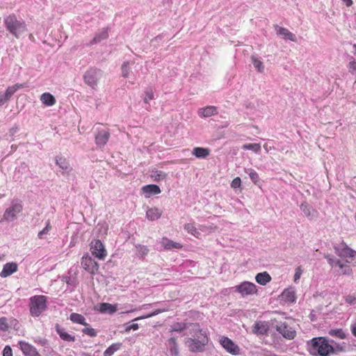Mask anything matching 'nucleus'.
I'll use <instances>...</instances> for the list:
<instances>
[{
	"mask_svg": "<svg viewBox=\"0 0 356 356\" xmlns=\"http://www.w3.org/2000/svg\"><path fill=\"white\" fill-rule=\"evenodd\" d=\"M335 253L342 259L341 260L336 258L332 254H325V258L327 263L333 268H338L337 270L339 274L350 275L353 274V270L350 265L356 266V251L349 248L344 242L334 245Z\"/></svg>",
	"mask_w": 356,
	"mask_h": 356,
	"instance_id": "nucleus-1",
	"label": "nucleus"
},
{
	"mask_svg": "<svg viewBox=\"0 0 356 356\" xmlns=\"http://www.w3.org/2000/svg\"><path fill=\"white\" fill-rule=\"evenodd\" d=\"M187 337L184 340L186 346L192 353H202L205 350L209 338L207 330L201 328L198 323H189L187 328Z\"/></svg>",
	"mask_w": 356,
	"mask_h": 356,
	"instance_id": "nucleus-2",
	"label": "nucleus"
},
{
	"mask_svg": "<svg viewBox=\"0 0 356 356\" xmlns=\"http://www.w3.org/2000/svg\"><path fill=\"white\" fill-rule=\"evenodd\" d=\"M307 348L309 352L315 356H328L334 350L325 337L313 338L307 342Z\"/></svg>",
	"mask_w": 356,
	"mask_h": 356,
	"instance_id": "nucleus-3",
	"label": "nucleus"
},
{
	"mask_svg": "<svg viewBox=\"0 0 356 356\" xmlns=\"http://www.w3.org/2000/svg\"><path fill=\"white\" fill-rule=\"evenodd\" d=\"M3 22L6 31L16 38H19L27 31L25 22L24 20H19L15 14L6 17Z\"/></svg>",
	"mask_w": 356,
	"mask_h": 356,
	"instance_id": "nucleus-4",
	"label": "nucleus"
},
{
	"mask_svg": "<svg viewBox=\"0 0 356 356\" xmlns=\"http://www.w3.org/2000/svg\"><path fill=\"white\" fill-rule=\"evenodd\" d=\"M47 299L46 296L42 295L34 296L30 298V314L32 316L38 317L47 309Z\"/></svg>",
	"mask_w": 356,
	"mask_h": 356,
	"instance_id": "nucleus-5",
	"label": "nucleus"
},
{
	"mask_svg": "<svg viewBox=\"0 0 356 356\" xmlns=\"http://www.w3.org/2000/svg\"><path fill=\"white\" fill-rule=\"evenodd\" d=\"M22 202L19 199H14L11 201L10 206L5 210L2 220L13 222L17 218V216L22 211Z\"/></svg>",
	"mask_w": 356,
	"mask_h": 356,
	"instance_id": "nucleus-6",
	"label": "nucleus"
},
{
	"mask_svg": "<svg viewBox=\"0 0 356 356\" xmlns=\"http://www.w3.org/2000/svg\"><path fill=\"white\" fill-rule=\"evenodd\" d=\"M102 76V72L100 70L91 68L85 73L83 79L86 84L94 88Z\"/></svg>",
	"mask_w": 356,
	"mask_h": 356,
	"instance_id": "nucleus-7",
	"label": "nucleus"
},
{
	"mask_svg": "<svg viewBox=\"0 0 356 356\" xmlns=\"http://www.w3.org/2000/svg\"><path fill=\"white\" fill-rule=\"evenodd\" d=\"M90 250L92 255L99 260H104L107 252L104 244L100 240H94L90 243Z\"/></svg>",
	"mask_w": 356,
	"mask_h": 356,
	"instance_id": "nucleus-8",
	"label": "nucleus"
},
{
	"mask_svg": "<svg viewBox=\"0 0 356 356\" xmlns=\"http://www.w3.org/2000/svg\"><path fill=\"white\" fill-rule=\"evenodd\" d=\"M25 87L24 83H16L12 86H8L5 92H0V106L10 101L12 96L19 89Z\"/></svg>",
	"mask_w": 356,
	"mask_h": 356,
	"instance_id": "nucleus-9",
	"label": "nucleus"
},
{
	"mask_svg": "<svg viewBox=\"0 0 356 356\" xmlns=\"http://www.w3.org/2000/svg\"><path fill=\"white\" fill-rule=\"evenodd\" d=\"M236 291L239 293L243 297L251 296L257 293V286L250 282H243L235 286Z\"/></svg>",
	"mask_w": 356,
	"mask_h": 356,
	"instance_id": "nucleus-10",
	"label": "nucleus"
},
{
	"mask_svg": "<svg viewBox=\"0 0 356 356\" xmlns=\"http://www.w3.org/2000/svg\"><path fill=\"white\" fill-rule=\"evenodd\" d=\"M275 329L287 339H293L296 337V331L286 322H279L276 325Z\"/></svg>",
	"mask_w": 356,
	"mask_h": 356,
	"instance_id": "nucleus-11",
	"label": "nucleus"
},
{
	"mask_svg": "<svg viewBox=\"0 0 356 356\" xmlns=\"http://www.w3.org/2000/svg\"><path fill=\"white\" fill-rule=\"evenodd\" d=\"M219 342L220 345L229 353L238 355L240 353L239 347L235 344L233 341L227 337L221 336Z\"/></svg>",
	"mask_w": 356,
	"mask_h": 356,
	"instance_id": "nucleus-12",
	"label": "nucleus"
},
{
	"mask_svg": "<svg viewBox=\"0 0 356 356\" xmlns=\"http://www.w3.org/2000/svg\"><path fill=\"white\" fill-rule=\"evenodd\" d=\"M81 266L91 274H95L99 269V264L90 257L86 255L81 259Z\"/></svg>",
	"mask_w": 356,
	"mask_h": 356,
	"instance_id": "nucleus-13",
	"label": "nucleus"
},
{
	"mask_svg": "<svg viewBox=\"0 0 356 356\" xmlns=\"http://www.w3.org/2000/svg\"><path fill=\"white\" fill-rule=\"evenodd\" d=\"M274 28H275L277 35L282 37V38H283L284 40H290L292 42L297 41V38H296V35L293 34V33H291V31H289V30H288L287 29L280 26L277 24L274 26Z\"/></svg>",
	"mask_w": 356,
	"mask_h": 356,
	"instance_id": "nucleus-14",
	"label": "nucleus"
},
{
	"mask_svg": "<svg viewBox=\"0 0 356 356\" xmlns=\"http://www.w3.org/2000/svg\"><path fill=\"white\" fill-rule=\"evenodd\" d=\"M19 344L21 350L25 356H41L37 349L29 343L19 341Z\"/></svg>",
	"mask_w": 356,
	"mask_h": 356,
	"instance_id": "nucleus-15",
	"label": "nucleus"
},
{
	"mask_svg": "<svg viewBox=\"0 0 356 356\" xmlns=\"http://www.w3.org/2000/svg\"><path fill=\"white\" fill-rule=\"evenodd\" d=\"M30 174V170L28 165L23 162L21 163L15 170L14 177L17 180H22L23 177H26Z\"/></svg>",
	"mask_w": 356,
	"mask_h": 356,
	"instance_id": "nucleus-16",
	"label": "nucleus"
},
{
	"mask_svg": "<svg viewBox=\"0 0 356 356\" xmlns=\"http://www.w3.org/2000/svg\"><path fill=\"white\" fill-rule=\"evenodd\" d=\"M168 356H179V350L177 340L175 337H170L166 342Z\"/></svg>",
	"mask_w": 356,
	"mask_h": 356,
	"instance_id": "nucleus-17",
	"label": "nucleus"
},
{
	"mask_svg": "<svg viewBox=\"0 0 356 356\" xmlns=\"http://www.w3.org/2000/svg\"><path fill=\"white\" fill-rule=\"evenodd\" d=\"M110 133L108 130L102 129L97 132L95 136V143L99 147H104L108 140Z\"/></svg>",
	"mask_w": 356,
	"mask_h": 356,
	"instance_id": "nucleus-18",
	"label": "nucleus"
},
{
	"mask_svg": "<svg viewBox=\"0 0 356 356\" xmlns=\"http://www.w3.org/2000/svg\"><path fill=\"white\" fill-rule=\"evenodd\" d=\"M17 268L18 266L15 262L7 263L3 266V269L0 273V276L1 277H7L15 273L17 270Z\"/></svg>",
	"mask_w": 356,
	"mask_h": 356,
	"instance_id": "nucleus-19",
	"label": "nucleus"
},
{
	"mask_svg": "<svg viewBox=\"0 0 356 356\" xmlns=\"http://www.w3.org/2000/svg\"><path fill=\"white\" fill-rule=\"evenodd\" d=\"M300 209L304 215L311 220L316 218L318 216L317 211L306 202L301 204Z\"/></svg>",
	"mask_w": 356,
	"mask_h": 356,
	"instance_id": "nucleus-20",
	"label": "nucleus"
},
{
	"mask_svg": "<svg viewBox=\"0 0 356 356\" xmlns=\"http://www.w3.org/2000/svg\"><path fill=\"white\" fill-rule=\"evenodd\" d=\"M56 332L59 335L60 338L67 342L75 341V337L67 333L65 330L61 327L59 325L56 324L55 326Z\"/></svg>",
	"mask_w": 356,
	"mask_h": 356,
	"instance_id": "nucleus-21",
	"label": "nucleus"
},
{
	"mask_svg": "<svg viewBox=\"0 0 356 356\" xmlns=\"http://www.w3.org/2000/svg\"><path fill=\"white\" fill-rule=\"evenodd\" d=\"M281 297L284 302H293L296 300V291L293 288H288L282 293Z\"/></svg>",
	"mask_w": 356,
	"mask_h": 356,
	"instance_id": "nucleus-22",
	"label": "nucleus"
},
{
	"mask_svg": "<svg viewBox=\"0 0 356 356\" xmlns=\"http://www.w3.org/2000/svg\"><path fill=\"white\" fill-rule=\"evenodd\" d=\"M142 191L143 193L145 194L146 197H150V195H152L159 194L161 192L160 188L155 184H149L144 186L142 188Z\"/></svg>",
	"mask_w": 356,
	"mask_h": 356,
	"instance_id": "nucleus-23",
	"label": "nucleus"
},
{
	"mask_svg": "<svg viewBox=\"0 0 356 356\" xmlns=\"http://www.w3.org/2000/svg\"><path fill=\"white\" fill-rule=\"evenodd\" d=\"M217 113V108L213 106H208L201 108L198 111V115L202 118H209Z\"/></svg>",
	"mask_w": 356,
	"mask_h": 356,
	"instance_id": "nucleus-24",
	"label": "nucleus"
},
{
	"mask_svg": "<svg viewBox=\"0 0 356 356\" xmlns=\"http://www.w3.org/2000/svg\"><path fill=\"white\" fill-rule=\"evenodd\" d=\"M268 325L265 321L257 322L253 327V332L257 334H265L268 330Z\"/></svg>",
	"mask_w": 356,
	"mask_h": 356,
	"instance_id": "nucleus-25",
	"label": "nucleus"
},
{
	"mask_svg": "<svg viewBox=\"0 0 356 356\" xmlns=\"http://www.w3.org/2000/svg\"><path fill=\"white\" fill-rule=\"evenodd\" d=\"M56 163L60 169L62 173H67L71 170L69 162L63 157H56Z\"/></svg>",
	"mask_w": 356,
	"mask_h": 356,
	"instance_id": "nucleus-26",
	"label": "nucleus"
},
{
	"mask_svg": "<svg viewBox=\"0 0 356 356\" xmlns=\"http://www.w3.org/2000/svg\"><path fill=\"white\" fill-rule=\"evenodd\" d=\"M161 245L165 250L180 249L182 245L179 243L174 242L167 238H163Z\"/></svg>",
	"mask_w": 356,
	"mask_h": 356,
	"instance_id": "nucleus-27",
	"label": "nucleus"
},
{
	"mask_svg": "<svg viewBox=\"0 0 356 356\" xmlns=\"http://www.w3.org/2000/svg\"><path fill=\"white\" fill-rule=\"evenodd\" d=\"M40 101L47 106H51L56 104L55 97L49 92H44L42 94Z\"/></svg>",
	"mask_w": 356,
	"mask_h": 356,
	"instance_id": "nucleus-28",
	"label": "nucleus"
},
{
	"mask_svg": "<svg viewBox=\"0 0 356 356\" xmlns=\"http://www.w3.org/2000/svg\"><path fill=\"white\" fill-rule=\"evenodd\" d=\"M70 320L74 323L80 324L84 326H88L86 318L78 313H72L70 316Z\"/></svg>",
	"mask_w": 356,
	"mask_h": 356,
	"instance_id": "nucleus-29",
	"label": "nucleus"
},
{
	"mask_svg": "<svg viewBox=\"0 0 356 356\" xmlns=\"http://www.w3.org/2000/svg\"><path fill=\"white\" fill-rule=\"evenodd\" d=\"M193 155L198 159H205L210 154V150L204 147H195L192 152Z\"/></svg>",
	"mask_w": 356,
	"mask_h": 356,
	"instance_id": "nucleus-30",
	"label": "nucleus"
},
{
	"mask_svg": "<svg viewBox=\"0 0 356 356\" xmlns=\"http://www.w3.org/2000/svg\"><path fill=\"white\" fill-rule=\"evenodd\" d=\"M108 37L107 29H103L99 33H96L94 38L90 42L89 45H92L100 42L102 40L106 39Z\"/></svg>",
	"mask_w": 356,
	"mask_h": 356,
	"instance_id": "nucleus-31",
	"label": "nucleus"
},
{
	"mask_svg": "<svg viewBox=\"0 0 356 356\" xmlns=\"http://www.w3.org/2000/svg\"><path fill=\"white\" fill-rule=\"evenodd\" d=\"M99 310L102 314H112L117 311V307L110 303L104 302L100 304Z\"/></svg>",
	"mask_w": 356,
	"mask_h": 356,
	"instance_id": "nucleus-32",
	"label": "nucleus"
},
{
	"mask_svg": "<svg viewBox=\"0 0 356 356\" xmlns=\"http://www.w3.org/2000/svg\"><path fill=\"white\" fill-rule=\"evenodd\" d=\"M256 282L261 285H266L271 280V277L267 272L258 273L255 277Z\"/></svg>",
	"mask_w": 356,
	"mask_h": 356,
	"instance_id": "nucleus-33",
	"label": "nucleus"
},
{
	"mask_svg": "<svg viewBox=\"0 0 356 356\" xmlns=\"http://www.w3.org/2000/svg\"><path fill=\"white\" fill-rule=\"evenodd\" d=\"M161 216V211L157 208H150L146 212V217L149 220H156Z\"/></svg>",
	"mask_w": 356,
	"mask_h": 356,
	"instance_id": "nucleus-34",
	"label": "nucleus"
},
{
	"mask_svg": "<svg viewBox=\"0 0 356 356\" xmlns=\"http://www.w3.org/2000/svg\"><path fill=\"white\" fill-rule=\"evenodd\" d=\"M188 323H184V322L175 323L170 326L169 332H181L184 330L187 331Z\"/></svg>",
	"mask_w": 356,
	"mask_h": 356,
	"instance_id": "nucleus-35",
	"label": "nucleus"
},
{
	"mask_svg": "<svg viewBox=\"0 0 356 356\" xmlns=\"http://www.w3.org/2000/svg\"><path fill=\"white\" fill-rule=\"evenodd\" d=\"M184 229L190 234L193 235L196 238L200 237V232L195 226L194 222H188L184 225Z\"/></svg>",
	"mask_w": 356,
	"mask_h": 356,
	"instance_id": "nucleus-36",
	"label": "nucleus"
},
{
	"mask_svg": "<svg viewBox=\"0 0 356 356\" xmlns=\"http://www.w3.org/2000/svg\"><path fill=\"white\" fill-rule=\"evenodd\" d=\"M251 60L254 68L257 70V72L260 73H263L264 72L265 66L264 65V63L260 59V58L256 56H252Z\"/></svg>",
	"mask_w": 356,
	"mask_h": 356,
	"instance_id": "nucleus-37",
	"label": "nucleus"
},
{
	"mask_svg": "<svg viewBox=\"0 0 356 356\" xmlns=\"http://www.w3.org/2000/svg\"><path fill=\"white\" fill-rule=\"evenodd\" d=\"M121 347V343H113L106 349V350L104 352L103 356H112L116 351L120 350Z\"/></svg>",
	"mask_w": 356,
	"mask_h": 356,
	"instance_id": "nucleus-38",
	"label": "nucleus"
},
{
	"mask_svg": "<svg viewBox=\"0 0 356 356\" xmlns=\"http://www.w3.org/2000/svg\"><path fill=\"white\" fill-rule=\"evenodd\" d=\"M52 227L50 222L49 220H47L45 222V227L38 232V237L40 239H44L45 238V236L49 234L50 231L51 230Z\"/></svg>",
	"mask_w": 356,
	"mask_h": 356,
	"instance_id": "nucleus-39",
	"label": "nucleus"
},
{
	"mask_svg": "<svg viewBox=\"0 0 356 356\" xmlns=\"http://www.w3.org/2000/svg\"><path fill=\"white\" fill-rule=\"evenodd\" d=\"M150 177L156 181L163 180L166 177V173L161 170H154L151 172Z\"/></svg>",
	"mask_w": 356,
	"mask_h": 356,
	"instance_id": "nucleus-40",
	"label": "nucleus"
},
{
	"mask_svg": "<svg viewBox=\"0 0 356 356\" xmlns=\"http://www.w3.org/2000/svg\"><path fill=\"white\" fill-rule=\"evenodd\" d=\"M245 172L249 175V177L254 184H258L259 177L258 173L255 170L251 168H245Z\"/></svg>",
	"mask_w": 356,
	"mask_h": 356,
	"instance_id": "nucleus-41",
	"label": "nucleus"
},
{
	"mask_svg": "<svg viewBox=\"0 0 356 356\" xmlns=\"http://www.w3.org/2000/svg\"><path fill=\"white\" fill-rule=\"evenodd\" d=\"M244 150H252L255 153H259L261 151V146L258 143H248L242 146Z\"/></svg>",
	"mask_w": 356,
	"mask_h": 356,
	"instance_id": "nucleus-42",
	"label": "nucleus"
},
{
	"mask_svg": "<svg viewBox=\"0 0 356 356\" xmlns=\"http://www.w3.org/2000/svg\"><path fill=\"white\" fill-rule=\"evenodd\" d=\"M154 99V90L152 88H148L145 91V97H143V101L145 104H149L150 100Z\"/></svg>",
	"mask_w": 356,
	"mask_h": 356,
	"instance_id": "nucleus-43",
	"label": "nucleus"
},
{
	"mask_svg": "<svg viewBox=\"0 0 356 356\" xmlns=\"http://www.w3.org/2000/svg\"><path fill=\"white\" fill-rule=\"evenodd\" d=\"M165 310H166L165 309H158L154 310V312H152L150 314H148L145 315V316L137 317L134 321H138V320H141V319H145V318H150V317L154 316L156 315H158L159 314H161V313L165 312Z\"/></svg>",
	"mask_w": 356,
	"mask_h": 356,
	"instance_id": "nucleus-44",
	"label": "nucleus"
},
{
	"mask_svg": "<svg viewBox=\"0 0 356 356\" xmlns=\"http://www.w3.org/2000/svg\"><path fill=\"white\" fill-rule=\"evenodd\" d=\"M81 332L89 337H95L97 335V331L90 327V325L88 324V326H85L84 328L82 329Z\"/></svg>",
	"mask_w": 356,
	"mask_h": 356,
	"instance_id": "nucleus-45",
	"label": "nucleus"
},
{
	"mask_svg": "<svg viewBox=\"0 0 356 356\" xmlns=\"http://www.w3.org/2000/svg\"><path fill=\"white\" fill-rule=\"evenodd\" d=\"M329 334L331 336L337 337L339 339H344L345 338V334L341 330H331L329 332Z\"/></svg>",
	"mask_w": 356,
	"mask_h": 356,
	"instance_id": "nucleus-46",
	"label": "nucleus"
},
{
	"mask_svg": "<svg viewBox=\"0 0 356 356\" xmlns=\"http://www.w3.org/2000/svg\"><path fill=\"white\" fill-rule=\"evenodd\" d=\"M63 281L66 282L69 286H74L76 285V280L75 277H64Z\"/></svg>",
	"mask_w": 356,
	"mask_h": 356,
	"instance_id": "nucleus-47",
	"label": "nucleus"
},
{
	"mask_svg": "<svg viewBox=\"0 0 356 356\" xmlns=\"http://www.w3.org/2000/svg\"><path fill=\"white\" fill-rule=\"evenodd\" d=\"M129 62H124L122 65V75L123 77L127 78L129 73Z\"/></svg>",
	"mask_w": 356,
	"mask_h": 356,
	"instance_id": "nucleus-48",
	"label": "nucleus"
},
{
	"mask_svg": "<svg viewBox=\"0 0 356 356\" xmlns=\"http://www.w3.org/2000/svg\"><path fill=\"white\" fill-rule=\"evenodd\" d=\"M8 328V320L6 317L0 318V330L6 331Z\"/></svg>",
	"mask_w": 356,
	"mask_h": 356,
	"instance_id": "nucleus-49",
	"label": "nucleus"
},
{
	"mask_svg": "<svg viewBox=\"0 0 356 356\" xmlns=\"http://www.w3.org/2000/svg\"><path fill=\"white\" fill-rule=\"evenodd\" d=\"M345 301L350 305H356V296L348 295L345 297Z\"/></svg>",
	"mask_w": 356,
	"mask_h": 356,
	"instance_id": "nucleus-50",
	"label": "nucleus"
},
{
	"mask_svg": "<svg viewBox=\"0 0 356 356\" xmlns=\"http://www.w3.org/2000/svg\"><path fill=\"white\" fill-rule=\"evenodd\" d=\"M348 71L353 75H356V61L349 62L348 65Z\"/></svg>",
	"mask_w": 356,
	"mask_h": 356,
	"instance_id": "nucleus-51",
	"label": "nucleus"
},
{
	"mask_svg": "<svg viewBox=\"0 0 356 356\" xmlns=\"http://www.w3.org/2000/svg\"><path fill=\"white\" fill-rule=\"evenodd\" d=\"M241 178L237 177L232 180V181L231 183V187L233 188H238L241 186Z\"/></svg>",
	"mask_w": 356,
	"mask_h": 356,
	"instance_id": "nucleus-52",
	"label": "nucleus"
},
{
	"mask_svg": "<svg viewBox=\"0 0 356 356\" xmlns=\"http://www.w3.org/2000/svg\"><path fill=\"white\" fill-rule=\"evenodd\" d=\"M137 249H138V251L139 252V253L142 256H145V255L147 254V253L149 252L148 248L144 245H139L138 247H137Z\"/></svg>",
	"mask_w": 356,
	"mask_h": 356,
	"instance_id": "nucleus-53",
	"label": "nucleus"
},
{
	"mask_svg": "<svg viewBox=\"0 0 356 356\" xmlns=\"http://www.w3.org/2000/svg\"><path fill=\"white\" fill-rule=\"evenodd\" d=\"M3 356H13L12 348L9 346H6L3 350Z\"/></svg>",
	"mask_w": 356,
	"mask_h": 356,
	"instance_id": "nucleus-54",
	"label": "nucleus"
},
{
	"mask_svg": "<svg viewBox=\"0 0 356 356\" xmlns=\"http://www.w3.org/2000/svg\"><path fill=\"white\" fill-rule=\"evenodd\" d=\"M139 326L137 323H133L131 325H127L124 331L126 332H129L131 330H137L138 329Z\"/></svg>",
	"mask_w": 356,
	"mask_h": 356,
	"instance_id": "nucleus-55",
	"label": "nucleus"
},
{
	"mask_svg": "<svg viewBox=\"0 0 356 356\" xmlns=\"http://www.w3.org/2000/svg\"><path fill=\"white\" fill-rule=\"evenodd\" d=\"M302 273V270L300 267H298L296 268V272L294 275V282H297L300 278Z\"/></svg>",
	"mask_w": 356,
	"mask_h": 356,
	"instance_id": "nucleus-56",
	"label": "nucleus"
},
{
	"mask_svg": "<svg viewBox=\"0 0 356 356\" xmlns=\"http://www.w3.org/2000/svg\"><path fill=\"white\" fill-rule=\"evenodd\" d=\"M342 1L346 4V6L350 7L353 5L352 0H342Z\"/></svg>",
	"mask_w": 356,
	"mask_h": 356,
	"instance_id": "nucleus-57",
	"label": "nucleus"
},
{
	"mask_svg": "<svg viewBox=\"0 0 356 356\" xmlns=\"http://www.w3.org/2000/svg\"><path fill=\"white\" fill-rule=\"evenodd\" d=\"M18 131V128L17 127H13L10 130V132L12 135H14L15 133H17Z\"/></svg>",
	"mask_w": 356,
	"mask_h": 356,
	"instance_id": "nucleus-58",
	"label": "nucleus"
},
{
	"mask_svg": "<svg viewBox=\"0 0 356 356\" xmlns=\"http://www.w3.org/2000/svg\"><path fill=\"white\" fill-rule=\"evenodd\" d=\"M352 332L356 337V325L352 327Z\"/></svg>",
	"mask_w": 356,
	"mask_h": 356,
	"instance_id": "nucleus-59",
	"label": "nucleus"
},
{
	"mask_svg": "<svg viewBox=\"0 0 356 356\" xmlns=\"http://www.w3.org/2000/svg\"><path fill=\"white\" fill-rule=\"evenodd\" d=\"M81 356H97V355H95V354L94 355H91V354L88 353H81Z\"/></svg>",
	"mask_w": 356,
	"mask_h": 356,
	"instance_id": "nucleus-60",
	"label": "nucleus"
},
{
	"mask_svg": "<svg viewBox=\"0 0 356 356\" xmlns=\"http://www.w3.org/2000/svg\"><path fill=\"white\" fill-rule=\"evenodd\" d=\"M200 229L202 230V231H205L206 227L202 225V226L200 227Z\"/></svg>",
	"mask_w": 356,
	"mask_h": 356,
	"instance_id": "nucleus-61",
	"label": "nucleus"
},
{
	"mask_svg": "<svg viewBox=\"0 0 356 356\" xmlns=\"http://www.w3.org/2000/svg\"><path fill=\"white\" fill-rule=\"evenodd\" d=\"M3 257H4V256H3V254H1V253H0V261H1V260H3Z\"/></svg>",
	"mask_w": 356,
	"mask_h": 356,
	"instance_id": "nucleus-62",
	"label": "nucleus"
},
{
	"mask_svg": "<svg viewBox=\"0 0 356 356\" xmlns=\"http://www.w3.org/2000/svg\"><path fill=\"white\" fill-rule=\"evenodd\" d=\"M353 49H354V50H355V53H356V44H354V45L353 46Z\"/></svg>",
	"mask_w": 356,
	"mask_h": 356,
	"instance_id": "nucleus-63",
	"label": "nucleus"
},
{
	"mask_svg": "<svg viewBox=\"0 0 356 356\" xmlns=\"http://www.w3.org/2000/svg\"><path fill=\"white\" fill-rule=\"evenodd\" d=\"M147 305H143V308H146V307H147Z\"/></svg>",
	"mask_w": 356,
	"mask_h": 356,
	"instance_id": "nucleus-64",
	"label": "nucleus"
}]
</instances>
